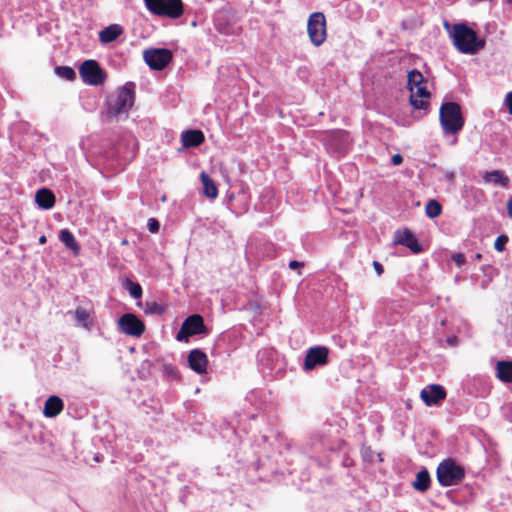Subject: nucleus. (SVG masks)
I'll use <instances>...</instances> for the list:
<instances>
[{"instance_id": "obj_1", "label": "nucleus", "mask_w": 512, "mask_h": 512, "mask_svg": "<svg viewBox=\"0 0 512 512\" xmlns=\"http://www.w3.org/2000/svg\"><path fill=\"white\" fill-rule=\"evenodd\" d=\"M135 88L134 82H126L115 94L107 97L106 111L103 114L105 121L111 122L128 116L135 101Z\"/></svg>"}, {"instance_id": "obj_2", "label": "nucleus", "mask_w": 512, "mask_h": 512, "mask_svg": "<svg viewBox=\"0 0 512 512\" xmlns=\"http://www.w3.org/2000/svg\"><path fill=\"white\" fill-rule=\"evenodd\" d=\"M450 36L453 45L463 54H476L486 45L485 39L479 38L477 32L464 22L454 24Z\"/></svg>"}, {"instance_id": "obj_3", "label": "nucleus", "mask_w": 512, "mask_h": 512, "mask_svg": "<svg viewBox=\"0 0 512 512\" xmlns=\"http://www.w3.org/2000/svg\"><path fill=\"white\" fill-rule=\"evenodd\" d=\"M439 121L443 134L457 135L464 127L465 119L457 102H443L439 110Z\"/></svg>"}, {"instance_id": "obj_4", "label": "nucleus", "mask_w": 512, "mask_h": 512, "mask_svg": "<svg viewBox=\"0 0 512 512\" xmlns=\"http://www.w3.org/2000/svg\"><path fill=\"white\" fill-rule=\"evenodd\" d=\"M436 478L442 487L459 485L465 478V469L449 457L438 464Z\"/></svg>"}, {"instance_id": "obj_5", "label": "nucleus", "mask_w": 512, "mask_h": 512, "mask_svg": "<svg viewBox=\"0 0 512 512\" xmlns=\"http://www.w3.org/2000/svg\"><path fill=\"white\" fill-rule=\"evenodd\" d=\"M147 10L156 16L179 19L184 13L182 0H143Z\"/></svg>"}, {"instance_id": "obj_6", "label": "nucleus", "mask_w": 512, "mask_h": 512, "mask_svg": "<svg viewBox=\"0 0 512 512\" xmlns=\"http://www.w3.org/2000/svg\"><path fill=\"white\" fill-rule=\"evenodd\" d=\"M208 333L209 329L204 323L203 316L195 313L184 319L175 338L179 342H188L193 336L208 335Z\"/></svg>"}, {"instance_id": "obj_7", "label": "nucleus", "mask_w": 512, "mask_h": 512, "mask_svg": "<svg viewBox=\"0 0 512 512\" xmlns=\"http://www.w3.org/2000/svg\"><path fill=\"white\" fill-rule=\"evenodd\" d=\"M307 32L311 43L318 47L324 43L327 37L326 18L322 12L312 13L307 22Z\"/></svg>"}, {"instance_id": "obj_8", "label": "nucleus", "mask_w": 512, "mask_h": 512, "mask_svg": "<svg viewBox=\"0 0 512 512\" xmlns=\"http://www.w3.org/2000/svg\"><path fill=\"white\" fill-rule=\"evenodd\" d=\"M79 74L84 83L93 86L102 85L106 79L105 71L94 59L83 61L79 67Z\"/></svg>"}, {"instance_id": "obj_9", "label": "nucleus", "mask_w": 512, "mask_h": 512, "mask_svg": "<svg viewBox=\"0 0 512 512\" xmlns=\"http://www.w3.org/2000/svg\"><path fill=\"white\" fill-rule=\"evenodd\" d=\"M117 329L122 334L139 338L145 332V323L134 313H124L117 320Z\"/></svg>"}, {"instance_id": "obj_10", "label": "nucleus", "mask_w": 512, "mask_h": 512, "mask_svg": "<svg viewBox=\"0 0 512 512\" xmlns=\"http://www.w3.org/2000/svg\"><path fill=\"white\" fill-rule=\"evenodd\" d=\"M143 58L150 69L161 71L172 61L173 54L167 48H150L144 51Z\"/></svg>"}, {"instance_id": "obj_11", "label": "nucleus", "mask_w": 512, "mask_h": 512, "mask_svg": "<svg viewBox=\"0 0 512 512\" xmlns=\"http://www.w3.org/2000/svg\"><path fill=\"white\" fill-rule=\"evenodd\" d=\"M329 349L326 346H314L307 350L303 370L311 371L328 363Z\"/></svg>"}, {"instance_id": "obj_12", "label": "nucleus", "mask_w": 512, "mask_h": 512, "mask_svg": "<svg viewBox=\"0 0 512 512\" xmlns=\"http://www.w3.org/2000/svg\"><path fill=\"white\" fill-rule=\"evenodd\" d=\"M394 243L407 247L413 254H419L424 250L416 235L408 228L395 231Z\"/></svg>"}, {"instance_id": "obj_13", "label": "nucleus", "mask_w": 512, "mask_h": 512, "mask_svg": "<svg viewBox=\"0 0 512 512\" xmlns=\"http://www.w3.org/2000/svg\"><path fill=\"white\" fill-rule=\"evenodd\" d=\"M446 390L440 384H430L424 387L420 393L426 406H437L446 398Z\"/></svg>"}, {"instance_id": "obj_14", "label": "nucleus", "mask_w": 512, "mask_h": 512, "mask_svg": "<svg viewBox=\"0 0 512 512\" xmlns=\"http://www.w3.org/2000/svg\"><path fill=\"white\" fill-rule=\"evenodd\" d=\"M187 362L189 368L197 374H204L207 372L208 357L203 350L199 348L191 350L188 354Z\"/></svg>"}, {"instance_id": "obj_15", "label": "nucleus", "mask_w": 512, "mask_h": 512, "mask_svg": "<svg viewBox=\"0 0 512 512\" xmlns=\"http://www.w3.org/2000/svg\"><path fill=\"white\" fill-rule=\"evenodd\" d=\"M407 80L408 89L411 93H416L418 96H430V92L424 85V76L419 70L413 69L408 72Z\"/></svg>"}, {"instance_id": "obj_16", "label": "nucleus", "mask_w": 512, "mask_h": 512, "mask_svg": "<svg viewBox=\"0 0 512 512\" xmlns=\"http://www.w3.org/2000/svg\"><path fill=\"white\" fill-rule=\"evenodd\" d=\"M75 321L76 326L90 330L93 325L91 310L82 306H78L74 311H68Z\"/></svg>"}, {"instance_id": "obj_17", "label": "nucleus", "mask_w": 512, "mask_h": 512, "mask_svg": "<svg viewBox=\"0 0 512 512\" xmlns=\"http://www.w3.org/2000/svg\"><path fill=\"white\" fill-rule=\"evenodd\" d=\"M204 140V133L199 129L186 130L181 134V142L184 148L199 147Z\"/></svg>"}, {"instance_id": "obj_18", "label": "nucleus", "mask_w": 512, "mask_h": 512, "mask_svg": "<svg viewBox=\"0 0 512 512\" xmlns=\"http://www.w3.org/2000/svg\"><path fill=\"white\" fill-rule=\"evenodd\" d=\"M63 408V400L56 395H52L45 401L43 414L48 418H53L59 415Z\"/></svg>"}, {"instance_id": "obj_19", "label": "nucleus", "mask_w": 512, "mask_h": 512, "mask_svg": "<svg viewBox=\"0 0 512 512\" xmlns=\"http://www.w3.org/2000/svg\"><path fill=\"white\" fill-rule=\"evenodd\" d=\"M484 182L492 183L498 187H508L510 183V179L505 173L501 170H492L486 171L482 175Z\"/></svg>"}, {"instance_id": "obj_20", "label": "nucleus", "mask_w": 512, "mask_h": 512, "mask_svg": "<svg viewBox=\"0 0 512 512\" xmlns=\"http://www.w3.org/2000/svg\"><path fill=\"white\" fill-rule=\"evenodd\" d=\"M35 202L44 210L51 209L55 204V195L48 188H41L36 192Z\"/></svg>"}, {"instance_id": "obj_21", "label": "nucleus", "mask_w": 512, "mask_h": 512, "mask_svg": "<svg viewBox=\"0 0 512 512\" xmlns=\"http://www.w3.org/2000/svg\"><path fill=\"white\" fill-rule=\"evenodd\" d=\"M122 33V26L119 24H111L100 31L99 40L101 43H111L115 41Z\"/></svg>"}, {"instance_id": "obj_22", "label": "nucleus", "mask_w": 512, "mask_h": 512, "mask_svg": "<svg viewBox=\"0 0 512 512\" xmlns=\"http://www.w3.org/2000/svg\"><path fill=\"white\" fill-rule=\"evenodd\" d=\"M431 477L426 468L421 469L412 483V487L418 492H426L430 488Z\"/></svg>"}, {"instance_id": "obj_23", "label": "nucleus", "mask_w": 512, "mask_h": 512, "mask_svg": "<svg viewBox=\"0 0 512 512\" xmlns=\"http://www.w3.org/2000/svg\"><path fill=\"white\" fill-rule=\"evenodd\" d=\"M200 179L203 185V194L209 199L217 198L218 188L215 181L204 171L201 172Z\"/></svg>"}, {"instance_id": "obj_24", "label": "nucleus", "mask_w": 512, "mask_h": 512, "mask_svg": "<svg viewBox=\"0 0 512 512\" xmlns=\"http://www.w3.org/2000/svg\"><path fill=\"white\" fill-rule=\"evenodd\" d=\"M59 240L70 249L74 255H78L80 252V246L75 239L73 233L68 229H62L59 233Z\"/></svg>"}, {"instance_id": "obj_25", "label": "nucleus", "mask_w": 512, "mask_h": 512, "mask_svg": "<svg viewBox=\"0 0 512 512\" xmlns=\"http://www.w3.org/2000/svg\"><path fill=\"white\" fill-rule=\"evenodd\" d=\"M497 377L506 383H512V361H499L496 365Z\"/></svg>"}, {"instance_id": "obj_26", "label": "nucleus", "mask_w": 512, "mask_h": 512, "mask_svg": "<svg viewBox=\"0 0 512 512\" xmlns=\"http://www.w3.org/2000/svg\"><path fill=\"white\" fill-rule=\"evenodd\" d=\"M430 96H418L416 93L410 94V104L413 106L414 109L417 110H424V114L427 113L428 107H429V99Z\"/></svg>"}, {"instance_id": "obj_27", "label": "nucleus", "mask_w": 512, "mask_h": 512, "mask_svg": "<svg viewBox=\"0 0 512 512\" xmlns=\"http://www.w3.org/2000/svg\"><path fill=\"white\" fill-rule=\"evenodd\" d=\"M123 287L129 292L133 299H140L143 295V289L138 282L126 278L123 282Z\"/></svg>"}, {"instance_id": "obj_28", "label": "nucleus", "mask_w": 512, "mask_h": 512, "mask_svg": "<svg viewBox=\"0 0 512 512\" xmlns=\"http://www.w3.org/2000/svg\"><path fill=\"white\" fill-rule=\"evenodd\" d=\"M425 213L431 219L437 218L442 213V206L437 200L431 199L425 206Z\"/></svg>"}, {"instance_id": "obj_29", "label": "nucleus", "mask_w": 512, "mask_h": 512, "mask_svg": "<svg viewBox=\"0 0 512 512\" xmlns=\"http://www.w3.org/2000/svg\"><path fill=\"white\" fill-rule=\"evenodd\" d=\"M145 307V313L153 315H162L166 311V306L156 301H147Z\"/></svg>"}, {"instance_id": "obj_30", "label": "nucleus", "mask_w": 512, "mask_h": 512, "mask_svg": "<svg viewBox=\"0 0 512 512\" xmlns=\"http://www.w3.org/2000/svg\"><path fill=\"white\" fill-rule=\"evenodd\" d=\"M162 372L164 376L169 380L176 381L180 379L179 371L177 367L173 364L164 363L162 365Z\"/></svg>"}, {"instance_id": "obj_31", "label": "nucleus", "mask_w": 512, "mask_h": 512, "mask_svg": "<svg viewBox=\"0 0 512 512\" xmlns=\"http://www.w3.org/2000/svg\"><path fill=\"white\" fill-rule=\"evenodd\" d=\"M55 73L68 81L74 80L76 78V72L73 68L69 66H57L55 68Z\"/></svg>"}, {"instance_id": "obj_32", "label": "nucleus", "mask_w": 512, "mask_h": 512, "mask_svg": "<svg viewBox=\"0 0 512 512\" xmlns=\"http://www.w3.org/2000/svg\"><path fill=\"white\" fill-rule=\"evenodd\" d=\"M508 241H509V238L507 235H505V234L499 235L494 242V249L498 252H503L506 248Z\"/></svg>"}, {"instance_id": "obj_33", "label": "nucleus", "mask_w": 512, "mask_h": 512, "mask_svg": "<svg viewBox=\"0 0 512 512\" xmlns=\"http://www.w3.org/2000/svg\"><path fill=\"white\" fill-rule=\"evenodd\" d=\"M361 456L364 462L372 463L375 459V452L369 446H364L361 449Z\"/></svg>"}, {"instance_id": "obj_34", "label": "nucleus", "mask_w": 512, "mask_h": 512, "mask_svg": "<svg viewBox=\"0 0 512 512\" xmlns=\"http://www.w3.org/2000/svg\"><path fill=\"white\" fill-rule=\"evenodd\" d=\"M347 139H348V134L347 133H343L341 134L340 138H339V145H337V151L339 153H346L347 150H348V146H347ZM334 141H337L336 139H334Z\"/></svg>"}, {"instance_id": "obj_35", "label": "nucleus", "mask_w": 512, "mask_h": 512, "mask_svg": "<svg viewBox=\"0 0 512 512\" xmlns=\"http://www.w3.org/2000/svg\"><path fill=\"white\" fill-rule=\"evenodd\" d=\"M147 229L150 233H158L160 229V223L156 218H149L147 221Z\"/></svg>"}, {"instance_id": "obj_36", "label": "nucleus", "mask_w": 512, "mask_h": 512, "mask_svg": "<svg viewBox=\"0 0 512 512\" xmlns=\"http://www.w3.org/2000/svg\"><path fill=\"white\" fill-rule=\"evenodd\" d=\"M450 258L459 268H461L466 263L465 255L460 252L453 253Z\"/></svg>"}, {"instance_id": "obj_37", "label": "nucleus", "mask_w": 512, "mask_h": 512, "mask_svg": "<svg viewBox=\"0 0 512 512\" xmlns=\"http://www.w3.org/2000/svg\"><path fill=\"white\" fill-rule=\"evenodd\" d=\"M502 410L505 418L512 422V402L505 405Z\"/></svg>"}, {"instance_id": "obj_38", "label": "nucleus", "mask_w": 512, "mask_h": 512, "mask_svg": "<svg viewBox=\"0 0 512 512\" xmlns=\"http://www.w3.org/2000/svg\"><path fill=\"white\" fill-rule=\"evenodd\" d=\"M373 267L378 276H381L384 273V267L380 262L374 260Z\"/></svg>"}, {"instance_id": "obj_39", "label": "nucleus", "mask_w": 512, "mask_h": 512, "mask_svg": "<svg viewBox=\"0 0 512 512\" xmlns=\"http://www.w3.org/2000/svg\"><path fill=\"white\" fill-rule=\"evenodd\" d=\"M288 266L291 270H297L302 268L304 266V263L297 260H291Z\"/></svg>"}, {"instance_id": "obj_40", "label": "nucleus", "mask_w": 512, "mask_h": 512, "mask_svg": "<svg viewBox=\"0 0 512 512\" xmlns=\"http://www.w3.org/2000/svg\"><path fill=\"white\" fill-rule=\"evenodd\" d=\"M403 162V157L402 155L400 154H394L392 157H391V163L394 165V166H398L400 164H402Z\"/></svg>"}, {"instance_id": "obj_41", "label": "nucleus", "mask_w": 512, "mask_h": 512, "mask_svg": "<svg viewBox=\"0 0 512 512\" xmlns=\"http://www.w3.org/2000/svg\"><path fill=\"white\" fill-rule=\"evenodd\" d=\"M505 105L507 106L509 113L512 114V91L506 95Z\"/></svg>"}, {"instance_id": "obj_42", "label": "nucleus", "mask_w": 512, "mask_h": 512, "mask_svg": "<svg viewBox=\"0 0 512 512\" xmlns=\"http://www.w3.org/2000/svg\"><path fill=\"white\" fill-rule=\"evenodd\" d=\"M506 208L509 218L512 219V196L508 199L506 203Z\"/></svg>"}, {"instance_id": "obj_43", "label": "nucleus", "mask_w": 512, "mask_h": 512, "mask_svg": "<svg viewBox=\"0 0 512 512\" xmlns=\"http://www.w3.org/2000/svg\"><path fill=\"white\" fill-rule=\"evenodd\" d=\"M271 355H272V352H270V351H264V352H262V353H259V354H258V357H259V360L262 362V361H263V359H264V357H266V356H267V358H269Z\"/></svg>"}, {"instance_id": "obj_44", "label": "nucleus", "mask_w": 512, "mask_h": 512, "mask_svg": "<svg viewBox=\"0 0 512 512\" xmlns=\"http://www.w3.org/2000/svg\"><path fill=\"white\" fill-rule=\"evenodd\" d=\"M445 177H446L447 180L453 182L454 178H455V174H454V172H447Z\"/></svg>"}, {"instance_id": "obj_45", "label": "nucleus", "mask_w": 512, "mask_h": 512, "mask_svg": "<svg viewBox=\"0 0 512 512\" xmlns=\"http://www.w3.org/2000/svg\"><path fill=\"white\" fill-rule=\"evenodd\" d=\"M447 342L450 345H454L457 342V338L456 337H450V338L447 339Z\"/></svg>"}, {"instance_id": "obj_46", "label": "nucleus", "mask_w": 512, "mask_h": 512, "mask_svg": "<svg viewBox=\"0 0 512 512\" xmlns=\"http://www.w3.org/2000/svg\"><path fill=\"white\" fill-rule=\"evenodd\" d=\"M47 242V238L45 235H41L39 237V244H45Z\"/></svg>"}, {"instance_id": "obj_47", "label": "nucleus", "mask_w": 512, "mask_h": 512, "mask_svg": "<svg viewBox=\"0 0 512 512\" xmlns=\"http://www.w3.org/2000/svg\"><path fill=\"white\" fill-rule=\"evenodd\" d=\"M474 259H475V260H481V259H482V254H481V253H476V254L474 255Z\"/></svg>"}, {"instance_id": "obj_48", "label": "nucleus", "mask_w": 512, "mask_h": 512, "mask_svg": "<svg viewBox=\"0 0 512 512\" xmlns=\"http://www.w3.org/2000/svg\"><path fill=\"white\" fill-rule=\"evenodd\" d=\"M101 457H102V456H100L99 454H97V455H95L94 460H95L96 462H100V461H101Z\"/></svg>"}, {"instance_id": "obj_49", "label": "nucleus", "mask_w": 512, "mask_h": 512, "mask_svg": "<svg viewBox=\"0 0 512 512\" xmlns=\"http://www.w3.org/2000/svg\"><path fill=\"white\" fill-rule=\"evenodd\" d=\"M228 199H229V201H232L234 199V194L231 193L230 195H228Z\"/></svg>"}, {"instance_id": "obj_50", "label": "nucleus", "mask_w": 512, "mask_h": 512, "mask_svg": "<svg viewBox=\"0 0 512 512\" xmlns=\"http://www.w3.org/2000/svg\"><path fill=\"white\" fill-rule=\"evenodd\" d=\"M444 27H445L446 29H449V28H450V25H449V23H448L447 21H445V23H444Z\"/></svg>"}, {"instance_id": "obj_51", "label": "nucleus", "mask_w": 512, "mask_h": 512, "mask_svg": "<svg viewBox=\"0 0 512 512\" xmlns=\"http://www.w3.org/2000/svg\"><path fill=\"white\" fill-rule=\"evenodd\" d=\"M377 457H378L379 461H381V462L383 461L380 454H377Z\"/></svg>"}, {"instance_id": "obj_52", "label": "nucleus", "mask_w": 512, "mask_h": 512, "mask_svg": "<svg viewBox=\"0 0 512 512\" xmlns=\"http://www.w3.org/2000/svg\"><path fill=\"white\" fill-rule=\"evenodd\" d=\"M127 243H128V242H127V240H126V239H124V240L122 241V244H123V245H126Z\"/></svg>"}, {"instance_id": "obj_53", "label": "nucleus", "mask_w": 512, "mask_h": 512, "mask_svg": "<svg viewBox=\"0 0 512 512\" xmlns=\"http://www.w3.org/2000/svg\"><path fill=\"white\" fill-rule=\"evenodd\" d=\"M506 2L511 4V3H512V0H506Z\"/></svg>"}]
</instances>
